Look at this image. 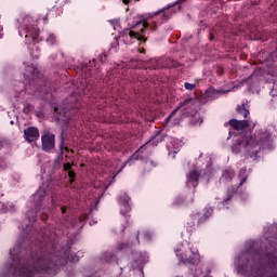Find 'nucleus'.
I'll list each match as a JSON object with an SVG mask.
<instances>
[{"label":"nucleus","instance_id":"f257e3e1","mask_svg":"<svg viewBox=\"0 0 277 277\" xmlns=\"http://www.w3.org/2000/svg\"><path fill=\"white\" fill-rule=\"evenodd\" d=\"M133 29L135 30H126L124 36H130V38H134L138 42H146L147 38L143 34L148 29V23L138 22Z\"/></svg>","mask_w":277,"mask_h":277},{"label":"nucleus","instance_id":"f03ea898","mask_svg":"<svg viewBox=\"0 0 277 277\" xmlns=\"http://www.w3.org/2000/svg\"><path fill=\"white\" fill-rule=\"evenodd\" d=\"M213 215V208L210 206H206L200 212H194L190 215V226H196V222L197 224H203V222H207V220H209V217H211Z\"/></svg>","mask_w":277,"mask_h":277},{"label":"nucleus","instance_id":"7ed1b4c3","mask_svg":"<svg viewBox=\"0 0 277 277\" xmlns=\"http://www.w3.org/2000/svg\"><path fill=\"white\" fill-rule=\"evenodd\" d=\"M176 256H179L182 263H188L189 265H196L200 261V255L198 252L187 249L184 253L180 254L179 250H175Z\"/></svg>","mask_w":277,"mask_h":277},{"label":"nucleus","instance_id":"20e7f679","mask_svg":"<svg viewBox=\"0 0 277 277\" xmlns=\"http://www.w3.org/2000/svg\"><path fill=\"white\" fill-rule=\"evenodd\" d=\"M41 142L44 150H53L55 148V134L49 132L44 133V135L41 136Z\"/></svg>","mask_w":277,"mask_h":277},{"label":"nucleus","instance_id":"39448f33","mask_svg":"<svg viewBox=\"0 0 277 277\" xmlns=\"http://www.w3.org/2000/svg\"><path fill=\"white\" fill-rule=\"evenodd\" d=\"M24 137L26 142H36L40 137V131L35 127L27 128L24 130Z\"/></svg>","mask_w":277,"mask_h":277},{"label":"nucleus","instance_id":"423d86ee","mask_svg":"<svg viewBox=\"0 0 277 277\" xmlns=\"http://www.w3.org/2000/svg\"><path fill=\"white\" fill-rule=\"evenodd\" d=\"M194 106V100L193 98H186L184 100L180 106L174 109L170 116L168 118H166L164 122H163V127H168V123L170 122V120H172V116H174V114H176V111H179V109H181V107H187V106Z\"/></svg>","mask_w":277,"mask_h":277},{"label":"nucleus","instance_id":"0eeeda50","mask_svg":"<svg viewBox=\"0 0 277 277\" xmlns=\"http://www.w3.org/2000/svg\"><path fill=\"white\" fill-rule=\"evenodd\" d=\"M229 127H233L235 131H243V129H248L250 127V122L248 120H229Z\"/></svg>","mask_w":277,"mask_h":277},{"label":"nucleus","instance_id":"6e6552de","mask_svg":"<svg viewBox=\"0 0 277 277\" xmlns=\"http://www.w3.org/2000/svg\"><path fill=\"white\" fill-rule=\"evenodd\" d=\"M119 200L123 207V209H121V213L123 215H127V213L131 211V206L129 205V202H131V197L127 194H123L119 197Z\"/></svg>","mask_w":277,"mask_h":277},{"label":"nucleus","instance_id":"1a4fd4ad","mask_svg":"<svg viewBox=\"0 0 277 277\" xmlns=\"http://www.w3.org/2000/svg\"><path fill=\"white\" fill-rule=\"evenodd\" d=\"M200 179V172L198 170H192L187 176V183H189L193 187H198V181Z\"/></svg>","mask_w":277,"mask_h":277},{"label":"nucleus","instance_id":"9d476101","mask_svg":"<svg viewBox=\"0 0 277 277\" xmlns=\"http://www.w3.org/2000/svg\"><path fill=\"white\" fill-rule=\"evenodd\" d=\"M26 38L28 40H31V42L38 43L42 41V38H40V30L32 28L26 34Z\"/></svg>","mask_w":277,"mask_h":277},{"label":"nucleus","instance_id":"9b49d317","mask_svg":"<svg viewBox=\"0 0 277 277\" xmlns=\"http://www.w3.org/2000/svg\"><path fill=\"white\" fill-rule=\"evenodd\" d=\"M235 179V171L233 169H227L222 174V181L228 182Z\"/></svg>","mask_w":277,"mask_h":277},{"label":"nucleus","instance_id":"f8f14e48","mask_svg":"<svg viewBox=\"0 0 277 277\" xmlns=\"http://www.w3.org/2000/svg\"><path fill=\"white\" fill-rule=\"evenodd\" d=\"M236 111L240 116H243V118H248V116H250V110L248 109V107H246L245 104L238 105Z\"/></svg>","mask_w":277,"mask_h":277},{"label":"nucleus","instance_id":"ddd939ff","mask_svg":"<svg viewBox=\"0 0 277 277\" xmlns=\"http://www.w3.org/2000/svg\"><path fill=\"white\" fill-rule=\"evenodd\" d=\"M238 179L240 180L239 187H241L248 181V170L240 169Z\"/></svg>","mask_w":277,"mask_h":277},{"label":"nucleus","instance_id":"4468645a","mask_svg":"<svg viewBox=\"0 0 277 277\" xmlns=\"http://www.w3.org/2000/svg\"><path fill=\"white\" fill-rule=\"evenodd\" d=\"M35 269L37 272H47L49 269V266H47V262L44 260H40L36 265Z\"/></svg>","mask_w":277,"mask_h":277},{"label":"nucleus","instance_id":"2eb2a0df","mask_svg":"<svg viewBox=\"0 0 277 277\" xmlns=\"http://www.w3.org/2000/svg\"><path fill=\"white\" fill-rule=\"evenodd\" d=\"M263 141L256 140V136H251L250 138L247 140V146H250L251 148H254L259 146V144H262Z\"/></svg>","mask_w":277,"mask_h":277},{"label":"nucleus","instance_id":"dca6fc26","mask_svg":"<svg viewBox=\"0 0 277 277\" xmlns=\"http://www.w3.org/2000/svg\"><path fill=\"white\" fill-rule=\"evenodd\" d=\"M55 111L57 114H60V116H67L68 115V110L66 108H63V106L55 108Z\"/></svg>","mask_w":277,"mask_h":277},{"label":"nucleus","instance_id":"f3484780","mask_svg":"<svg viewBox=\"0 0 277 277\" xmlns=\"http://www.w3.org/2000/svg\"><path fill=\"white\" fill-rule=\"evenodd\" d=\"M22 276L23 277H34V272L27 269V268H23L22 269Z\"/></svg>","mask_w":277,"mask_h":277},{"label":"nucleus","instance_id":"a211bd4d","mask_svg":"<svg viewBox=\"0 0 277 277\" xmlns=\"http://www.w3.org/2000/svg\"><path fill=\"white\" fill-rule=\"evenodd\" d=\"M184 88H185V90H194L196 88V84L185 82Z\"/></svg>","mask_w":277,"mask_h":277},{"label":"nucleus","instance_id":"6ab92c4d","mask_svg":"<svg viewBox=\"0 0 277 277\" xmlns=\"http://www.w3.org/2000/svg\"><path fill=\"white\" fill-rule=\"evenodd\" d=\"M56 38L54 37V35H49V37L47 38V42L49 44H53L55 42Z\"/></svg>","mask_w":277,"mask_h":277},{"label":"nucleus","instance_id":"aec40b11","mask_svg":"<svg viewBox=\"0 0 277 277\" xmlns=\"http://www.w3.org/2000/svg\"><path fill=\"white\" fill-rule=\"evenodd\" d=\"M67 174H68V176H69V179H71L70 180V183H72L75 180V171H71V170H69V171H67Z\"/></svg>","mask_w":277,"mask_h":277},{"label":"nucleus","instance_id":"412c9836","mask_svg":"<svg viewBox=\"0 0 277 277\" xmlns=\"http://www.w3.org/2000/svg\"><path fill=\"white\" fill-rule=\"evenodd\" d=\"M100 62H102V64H105V62H107V54H102L101 56H100Z\"/></svg>","mask_w":277,"mask_h":277},{"label":"nucleus","instance_id":"4be33fe9","mask_svg":"<svg viewBox=\"0 0 277 277\" xmlns=\"http://www.w3.org/2000/svg\"><path fill=\"white\" fill-rule=\"evenodd\" d=\"M71 168H72V166L70 164V162H67V163L64 164V170H65V172L70 171Z\"/></svg>","mask_w":277,"mask_h":277},{"label":"nucleus","instance_id":"5701e85b","mask_svg":"<svg viewBox=\"0 0 277 277\" xmlns=\"http://www.w3.org/2000/svg\"><path fill=\"white\" fill-rule=\"evenodd\" d=\"M124 248H129V245L122 242L118 246V250H124Z\"/></svg>","mask_w":277,"mask_h":277},{"label":"nucleus","instance_id":"b1692460","mask_svg":"<svg viewBox=\"0 0 277 277\" xmlns=\"http://www.w3.org/2000/svg\"><path fill=\"white\" fill-rule=\"evenodd\" d=\"M40 196H42V190H38V192L36 193V195H35V198H38V197H40Z\"/></svg>","mask_w":277,"mask_h":277},{"label":"nucleus","instance_id":"393cba45","mask_svg":"<svg viewBox=\"0 0 277 277\" xmlns=\"http://www.w3.org/2000/svg\"><path fill=\"white\" fill-rule=\"evenodd\" d=\"M230 198H233V195H229V196L224 200V202L227 203L228 200H230Z\"/></svg>","mask_w":277,"mask_h":277},{"label":"nucleus","instance_id":"a878e982","mask_svg":"<svg viewBox=\"0 0 277 277\" xmlns=\"http://www.w3.org/2000/svg\"><path fill=\"white\" fill-rule=\"evenodd\" d=\"M122 3H124V5H129V0H122Z\"/></svg>","mask_w":277,"mask_h":277},{"label":"nucleus","instance_id":"bb28decb","mask_svg":"<svg viewBox=\"0 0 277 277\" xmlns=\"http://www.w3.org/2000/svg\"><path fill=\"white\" fill-rule=\"evenodd\" d=\"M61 211H62V213H66V207H63V208L61 209Z\"/></svg>","mask_w":277,"mask_h":277},{"label":"nucleus","instance_id":"cd10ccee","mask_svg":"<svg viewBox=\"0 0 277 277\" xmlns=\"http://www.w3.org/2000/svg\"><path fill=\"white\" fill-rule=\"evenodd\" d=\"M127 227H123L122 229H121V233H124V229H126Z\"/></svg>","mask_w":277,"mask_h":277},{"label":"nucleus","instance_id":"c85d7f7f","mask_svg":"<svg viewBox=\"0 0 277 277\" xmlns=\"http://www.w3.org/2000/svg\"><path fill=\"white\" fill-rule=\"evenodd\" d=\"M136 239H137V240L140 239V235H136Z\"/></svg>","mask_w":277,"mask_h":277},{"label":"nucleus","instance_id":"c756f323","mask_svg":"<svg viewBox=\"0 0 277 277\" xmlns=\"http://www.w3.org/2000/svg\"><path fill=\"white\" fill-rule=\"evenodd\" d=\"M264 137H267V134H262Z\"/></svg>","mask_w":277,"mask_h":277},{"label":"nucleus","instance_id":"7c9ffc66","mask_svg":"<svg viewBox=\"0 0 277 277\" xmlns=\"http://www.w3.org/2000/svg\"><path fill=\"white\" fill-rule=\"evenodd\" d=\"M136 1H140V0H136Z\"/></svg>","mask_w":277,"mask_h":277}]
</instances>
